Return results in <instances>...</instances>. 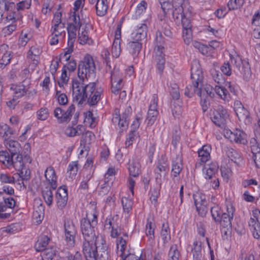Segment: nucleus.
Wrapping results in <instances>:
<instances>
[{
    "label": "nucleus",
    "instance_id": "obj_1",
    "mask_svg": "<svg viewBox=\"0 0 260 260\" xmlns=\"http://www.w3.org/2000/svg\"><path fill=\"white\" fill-rule=\"evenodd\" d=\"M95 67L92 57L87 54L78 66V78L73 80L72 91L74 99L79 104L86 99L89 105L97 104L103 95V88L95 82L85 84L95 78Z\"/></svg>",
    "mask_w": 260,
    "mask_h": 260
},
{
    "label": "nucleus",
    "instance_id": "obj_2",
    "mask_svg": "<svg viewBox=\"0 0 260 260\" xmlns=\"http://www.w3.org/2000/svg\"><path fill=\"white\" fill-rule=\"evenodd\" d=\"M102 250L101 258L107 257V246L106 241L101 235L95 238L85 239L83 244V252L86 260H96L97 249Z\"/></svg>",
    "mask_w": 260,
    "mask_h": 260
},
{
    "label": "nucleus",
    "instance_id": "obj_3",
    "mask_svg": "<svg viewBox=\"0 0 260 260\" xmlns=\"http://www.w3.org/2000/svg\"><path fill=\"white\" fill-rule=\"evenodd\" d=\"M86 217L81 220V230L84 239L95 238L97 236L94 231V228L98 223V212L96 210V205L90 203L88 206Z\"/></svg>",
    "mask_w": 260,
    "mask_h": 260
},
{
    "label": "nucleus",
    "instance_id": "obj_4",
    "mask_svg": "<svg viewBox=\"0 0 260 260\" xmlns=\"http://www.w3.org/2000/svg\"><path fill=\"white\" fill-rule=\"evenodd\" d=\"M49 44L56 45L66 36L65 23L62 21V14L60 12L54 13L50 29Z\"/></svg>",
    "mask_w": 260,
    "mask_h": 260
},
{
    "label": "nucleus",
    "instance_id": "obj_5",
    "mask_svg": "<svg viewBox=\"0 0 260 260\" xmlns=\"http://www.w3.org/2000/svg\"><path fill=\"white\" fill-rule=\"evenodd\" d=\"M101 56L106 62V72L109 71L111 73V92L117 95L123 86L122 74L118 68L115 67L112 71L111 70V67L108 64L110 52L107 49L104 48L103 49L101 52Z\"/></svg>",
    "mask_w": 260,
    "mask_h": 260
},
{
    "label": "nucleus",
    "instance_id": "obj_6",
    "mask_svg": "<svg viewBox=\"0 0 260 260\" xmlns=\"http://www.w3.org/2000/svg\"><path fill=\"white\" fill-rule=\"evenodd\" d=\"M230 61L243 75V78L247 79L251 75L250 68L247 62H243L240 55L236 51H232L230 53Z\"/></svg>",
    "mask_w": 260,
    "mask_h": 260
},
{
    "label": "nucleus",
    "instance_id": "obj_7",
    "mask_svg": "<svg viewBox=\"0 0 260 260\" xmlns=\"http://www.w3.org/2000/svg\"><path fill=\"white\" fill-rule=\"evenodd\" d=\"M173 7L172 13L173 18L176 24L184 25L185 20H190L188 18L191 13L190 6L188 3H185L184 5Z\"/></svg>",
    "mask_w": 260,
    "mask_h": 260
},
{
    "label": "nucleus",
    "instance_id": "obj_8",
    "mask_svg": "<svg viewBox=\"0 0 260 260\" xmlns=\"http://www.w3.org/2000/svg\"><path fill=\"white\" fill-rule=\"evenodd\" d=\"M210 116L215 125L221 127L224 125L229 114L222 106L218 105L210 110Z\"/></svg>",
    "mask_w": 260,
    "mask_h": 260
},
{
    "label": "nucleus",
    "instance_id": "obj_9",
    "mask_svg": "<svg viewBox=\"0 0 260 260\" xmlns=\"http://www.w3.org/2000/svg\"><path fill=\"white\" fill-rule=\"evenodd\" d=\"M15 5L13 2H5V9L6 10L5 17L3 18V21L5 24L17 23L21 16L18 13L14 11Z\"/></svg>",
    "mask_w": 260,
    "mask_h": 260
},
{
    "label": "nucleus",
    "instance_id": "obj_10",
    "mask_svg": "<svg viewBox=\"0 0 260 260\" xmlns=\"http://www.w3.org/2000/svg\"><path fill=\"white\" fill-rule=\"evenodd\" d=\"M224 136L231 142L245 144L247 142L246 134L243 131L239 129H235L233 131L230 129H225Z\"/></svg>",
    "mask_w": 260,
    "mask_h": 260
},
{
    "label": "nucleus",
    "instance_id": "obj_11",
    "mask_svg": "<svg viewBox=\"0 0 260 260\" xmlns=\"http://www.w3.org/2000/svg\"><path fill=\"white\" fill-rule=\"evenodd\" d=\"M203 78V72L199 60H193L191 66V79L192 83L195 84V86H192L194 89L202 85Z\"/></svg>",
    "mask_w": 260,
    "mask_h": 260
},
{
    "label": "nucleus",
    "instance_id": "obj_12",
    "mask_svg": "<svg viewBox=\"0 0 260 260\" xmlns=\"http://www.w3.org/2000/svg\"><path fill=\"white\" fill-rule=\"evenodd\" d=\"M75 112V106L71 104L66 111L60 107L56 108L53 111V115L59 122H67L70 121Z\"/></svg>",
    "mask_w": 260,
    "mask_h": 260
},
{
    "label": "nucleus",
    "instance_id": "obj_13",
    "mask_svg": "<svg viewBox=\"0 0 260 260\" xmlns=\"http://www.w3.org/2000/svg\"><path fill=\"white\" fill-rule=\"evenodd\" d=\"M235 209L233 203L230 200H226L225 204L222 209V224L224 226H230L231 220L233 218V215Z\"/></svg>",
    "mask_w": 260,
    "mask_h": 260
},
{
    "label": "nucleus",
    "instance_id": "obj_14",
    "mask_svg": "<svg viewBox=\"0 0 260 260\" xmlns=\"http://www.w3.org/2000/svg\"><path fill=\"white\" fill-rule=\"evenodd\" d=\"M248 225L254 238L260 239V211L255 209L248 221Z\"/></svg>",
    "mask_w": 260,
    "mask_h": 260
},
{
    "label": "nucleus",
    "instance_id": "obj_15",
    "mask_svg": "<svg viewBox=\"0 0 260 260\" xmlns=\"http://www.w3.org/2000/svg\"><path fill=\"white\" fill-rule=\"evenodd\" d=\"M157 102L158 98L157 95L155 94H153L150 103L146 118L148 125H152L156 119V117L158 114Z\"/></svg>",
    "mask_w": 260,
    "mask_h": 260
},
{
    "label": "nucleus",
    "instance_id": "obj_16",
    "mask_svg": "<svg viewBox=\"0 0 260 260\" xmlns=\"http://www.w3.org/2000/svg\"><path fill=\"white\" fill-rule=\"evenodd\" d=\"M193 200L198 213L202 216L206 215L207 212V201L206 196L200 192L193 194Z\"/></svg>",
    "mask_w": 260,
    "mask_h": 260
},
{
    "label": "nucleus",
    "instance_id": "obj_17",
    "mask_svg": "<svg viewBox=\"0 0 260 260\" xmlns=\"http://www.w3.org/2000/svg\"><path fill=\"white\" fill-rule=\"evenodd\" d=\"M148 27L145 23H139L133 29L129 39L142 42L147 37Z\"/></svg>",
    "mask_w": 260,
    "mask_h": 260
},
{
    "label": "nucleus",
    "instance_id": "obj_18",
    "mask_svg": "<svg viewBox=\"0 0 260 260\" xmlns=\"http://www.w3.org/2000/svg\"><path fill=\"white\" fill-rule=\"evenodd\" d=\"M65 237L67 242L71 246L74 244L75 237L76 234V229L73 221L66 219L64 224Z\"/></svg>",
    "mask_w": 260,
    "mask_h": 260
},
{
    "label": "nucleus",
    "instance_id": "obj_19",
    "mask_svg": "<svg viewBox=\"0 0 260 260\" xmlns=\"http://www.w3.org/2000/svg\"><path fill=\"white\" fill-rule=\"evenodd\" d=\"M73 25V24H67V31L68 36V48H67V51L65 52V55L69 54L73 52L74 50V44L75 40L77 38V31L81 28Z\"/></svg>",
    "mask_w": 260,
    "mask_h": 260
},
{
    "label": "nucleus",
    "instance_id": "obj_20",
    "mask_svg": "<svg viewBox=\"0 0 260 260\" xmlns=\"http://www.w3.org/2000/svg\"><path fill=\"white\" fill-rule=\"evenodd\" d=\"M169 164L165 158L159 160L154 170L155 179L157 183L160 184L162 182L163 177L165 176L169 169Z\"/></svg>",
    "mask_w": 260,
    "mask_h": 260
},
{
    "label": "nucleus",
    "instance_id": "obj_21",
    "mask_svg": "<svg viewBox=\"0 0 260 260\" xmlns=\"http://www.w3.org/2000/svg\"><path fill=\"white\" fill-rule=\"evenodd\" d=\"M155 56L154 59L156 62L157 69L160 74H162L165 68V58L164 53V47L157 46L154 49Z\"/></svg>",
    "mask_w": 260,
    "mask_h": 260
},
{
    "label": "nucleus",
    "instance_id": "obj_22",
    "mask_svg": "<svg viewBox=\"0 0 260 260\" xmlns=\"http://www.w3.org/2000/svg\"><path fill=\"white\" fill-rule=\"evenodd\" d=\"M45 181L43 183H46L48 186H51L53 189H56L57 187V177L54 168L50 166L46 168L45 171Z\"/></svg>",
    "mask_w": 260,
    "mask_h": 260
},
{
    "label": "nucleus",
    "instance_id": "obj_23",
    "mask_svg": "<svg viewBox=\"0 0 260 260\" xmlns=\"http://www.w3.org/2000/svg\"><path fill=\"white\" fill-rule=\"evenodd\" d=\"M77 41L81 45H93V40L89 36V30L86 25H83L78 30Z\"/></svg>",
    "mask_w": 260,
    "mask_h": 260
},
{
    "label": "nucleus",
    "instance_id": "obj_24",
    "mask_svg": "<svg viewBox=\"0 0 260 260\" xmlns=\"http://www.w3.org/2000/svg\"><path fill=\"white\" fill-rule=\"evenodd\" d=\"M55 198L58 207L62 209L66 205L68 199V191L65 186L58 188Z\"/></svg>",
    "mask_w": 260,
    "mask_h": 260
},
{
    "label": "nucleus",
    "instance_id": "obj_25",
    "mask_svg": "<svg viewBox=\"0 0 260 260\" xmlns=\"http://www.w3.org/2000/svg\"><path fill=\"white\" fill-rule=\"evenodd\" d=\"M235 112L240 121L246 122L249 120V112L243 107L239 101H236L234 104Z\"/></svg>",
    "mask_w": 260,
    "mask_h": 260
},
{
    "label": "nucleus",
    "instance_id": "obj_26",
    "mask_svg": "<svg viewBox=\"0 0 260 260\" xmlns=\"http://www.w3.org/2000/svg\"><path fill=\"white\" fill-rule=\"evenodd\" d=\"M218 165L216 162H212L205 166L203 174L206 180H211L216 177L218 172Z\"/></svg>",
    "mask_w": 260,
    "mask_h": 260
},
{
    "label": "nucleus",
    "instance_id": "obj_27",
    "mask_svg": "<svg viewBox=\"0 0 260 260\" xmlns=\"http://www.w3.org/2000/svg\"><path fill=\"white\" fill-rule=\"evenodd\" d=\"M41 53V48L36 45L32 46L28 51L27 57L32 61L31 66L34 69L37 66L39 62L40 56Z\"/></svg>",
    "mask_w": 260,
    "mask_h": 260
},
{
    "label": "nucleus",
    "instance_id": "obj_28",
    "mask_svg": "<svg viewBox=\"0 0 260 260\" xmlns=\"http://www.w3.org/2000/svg\"><path fill=\"white\" fill-rule=\"evenodd\" d=\"M91 4H95L96 12L98 16H104L107 12L108 4L107 0H88Z\"/></svg>",
    "mask_w": 260,
    "mask_h": 260
},
{
    "label": "nucleus",
    "instance_id": "obj_29",
    "mask_svg": "<svg viewBox=\"0 0 260 260\" xmlns=\"http://www.w3.org/2000/svg\"><path fill=\"white\" fill-rule=\"evenodd\" d=\"M127 169L129 175L133 177H137L141 173V165L136 157H133L129 159L127 163Z\"/></svg>",
    "mask_w": 260,
    "mask_h": 260
},
{
    "label": "nucleus",
    "instance_id": "obj_30",
    "mask_svg": "<svg viewBox=\"0 0 260 260\" xmlns=\"http://www.w3.org/2000/svg\"><path fill=\"white\" fill-rule=\"evenodd\" d=\"M117 254L121 258L131 253L129 252L126 240L122 237L118 238L116 240Z\"/></svg>",
    "mask_w": 260,
    "mask_h": 260
},
{
    "label": "nucleus",
    "instance_id": "obj_31",
    "mask_svg": "<svg viewBox=\"0 0 260 260\" xmlns=\"http://www.w3.org/2000/svg\"><path fill=\"white\" fill-rule=\"evenodd\" d=\"M53 190L51 188V186H48L46 183H43L41 186L42 197L48 206H50L52 204L53 199Z\"/></svg>",
    "mask_w": 260,
    "mask_h": 260
},
{
    "label": "nucleus",
    "instance_id": "obj_32",
    "mask_svg": "<svg viewBox=\"0 0 260 260\" xmlns=\"http://www.w3.org/2000/svg\"><path fill=\"white\" fill-rule=\"evenodd\" d=\"M27 90V87L24 86L23 84H11L10 86V90L12 91L13 96L17 98V99L24 96L26 94Z\"/></svg>",
    "mask_w": 260,
    "mask_h": 260
},
{
    "label": "nucleus",
    "instance_id": "obj_33",
    "mask_svg": "<svg viewBox=\"0 0 260 260\" xmlns=\"http://www.w3.org/2000/svg\"><path fill=\"white\" fill-rule=\"evenodd\" d=\"M182 27L183 28L182 37L184 42L186 44L188 45L192 41L191 24L190 20H185Z\"/></svg>",
    "mask_w": 260,
    "mask_h": 260
},
{
    "label": "nucleus",
    "instance_id": "obj_34",
    "mask_svg": "<svg viewBox=\"0 0 260 260\" xmlns=\"http://www.w3.org/2000/svg\"><path fill=\"white\" fill-rule=\"evenodd\" d=\"M0 162L6 166L9 167L12 165L15 168L18 167V162H14L12 155H10L7 151H0Z\"/></svg>",
    "mask_w": 260,
    "mask_h": 260
},
{
    "label": "nucleus",
    "instance_id": "obj_35",
    "mask_svg": "<svg viewBox=\"0 0 260 260\" xmlns=\"http://www.w3.org/2000/svg\"><path fill=\"white\" fill-rule=\"evenodd\" d=\"M211 148L209 145H204L198 151V160L201 162L205 163L210 158V152Z\"/></svg>",
    "mask_w": 260,
    "mask_h": 260
},
{
    "label": "nucleus",
    "instance_id": "obj_36",
    "mask_svg": "<svg viewBox=\"0 0 260 260\" xmlns=\"http://www.w3.org/2000/svg\"><path fill=\"white\" fill-rule=\"evenodd\" d=\"M183 168L182 159L181 156L177 155L172 161V175L174 177H178Z\"/></svg>",
    "mask_w": 260,
    "mask_h": 260
},
{
    "label": "nucleus",
    "instance_id": "obj_37",
    "mask_svg": "<svg viewBox=\"0 0 260 260\" xmlns=\"http://www.w3.org/2000/svg\"><path fill=\"white\" fill-rule=\"evenodd\" d=\"M4 143L12 155L20 152L21 149V145L17 141L9 139L4 142Z\"/></svg>",
    "mask_w": 260,
    "mask_h": 260
},
{
    "label": "nucleus",
    "instance_id": "obj_38",
    "mask_svg": "<svg viewBox=\"0 0 260 260\" xmlns=\"http://www.w3.org/2000/svg\"><path fill=\"white\" fill-rule=\"evenodd\" d=\"M226 154L232 161L238 165H241L243 163V159L241 155L236 150L232 148H227Z\"/></svg>",
    "mask_w": 260,
    "mask_h": 260
},
{
    "label": "nucleus",
    "instance_id": "obj_39",
    "mask_svg": "<svg viewBox=\"0 0 260 260\" xmlns=\"http://www.w3.org/2000/svg\"><path fill=\"white\" fill-rule=\"evenodd\" d=\"M155 228V225L153 222V219L151 217H148L146 224V235L150 242H153L154 238Z\"/></svg>",
    "mask_w": 260,
    "mask_h": 260
},
{
    "label": "nucleus",
    "instance_id": "obj_40",
    "mask_svg": "<svg viewBox=\"0 0 260 260\" xmlns=\"http://www.w3.org/2000/svg\"><path fill=\"white\" fill-rule=\"evenodd\" d=\"M142 42L131 40L129 39V42L127 43L128 49L131 53L134 56H136L139 53L142 48Z\"/></svg>",
    "mask_w": 260,
    "mask_h": 260
},
{
    "label": "nucleus",
    "instance_id": "obj_41",
    "mask_svg": "<svg viewBox=\"0 0 260 260\" xmlns=\"http://www.w3.org/2000/svg\"><path fill=\"white\" fill-rule=\"evenodd\" d=\"M13 134L11 127L6 123H0V136L4 140V142L9 140V138Z\"/></svg>",
    "mask_w": 260,
    "mask_h": 260
},
{
    "label": "nucleus",
    "instance_id": "obj_42",
    "mask_svg": "<svg viewBox=\"0 0 260 260\" xmlns=\"http://www.w3.org/2000/svg\"><path fill=\"white\" fill-rule=\"evenodd\" d=\"M82 138L80 141L81 145H84V148H87L89 145L95 139L94 134L90 131H87L86 133L82 134Z\"/></svg>",
    "mask_w": 260,
    "mask_h": 260
},
{
    "label": "nucleus",
    "instance_id": "obj_43",
    "mask_svg": "<svg viewBox=\"0 0 260 260\" xmlns=\"http://www.w3.org/2000/svg\"><path fill=\"white\" fill-rule=\"evenodd\" d=\"M84 131V126L82 125H78L76 127H68L65 130V134L69 137H74L76 135H81Z\"/></svg>",
    "mask_w": 260,
    "mask_h": 260
},
{
    "label": "nucleus",
    "instance_id": "obj_44",
    "mask_svg": "<svg viewBox=\"0 0 260 260\" xmlns=\"http://www.w3.org/2000/svg\"><path fill=\"white\" fill-rule=\"evenodd\" d=\"M160 238L164 243H168L171 239L170 229L168 223L162 224L160 231Z\"/></svg>",
    "mask_w": 260,
    "mask_h": 260
},
{
    "label": "nucleus",
    "instance_id": "obj_45",
    "mask_svg": "<svg viewBox=\"0 0 260 260\" xmlns=\"http://www.w3.org/2000/svg\"><path fill=\"white\" fill-rule=\"evenodd\" d=\"M50 241L49 238L47 236H42L36 242L35 247L38 251H40L46 249V246L48 245Z\"/></svg>",
    "mask_w": 260,
    "mask_h": 260
},
{
    "label": "nucleus",
    "instance_id": "obj_46",
    "mask_svg": "<svg viewBox=\"0 0 260 260\" xmlns=\"http://www.w3.org/2000/svg\"><path fill=\"white\" fill-rule=\"evenodd\" d=\"M193 246V247L192 250L193 260H202L201 242L194 241Z\"/></svg>",
    "mask_w": 260,
    "mask_h": 260
},
{
    "label": "nucleus",
    "instance_id": "obj_47",
    "mask_svg": "<svg viewBox=\"0 0 260 260\" xmlns=\"http://www.w3.org/2000/svg\"><path fill=\"white\" fill-rule=\"evenodd\" d=\"M214 91L223 100L229 101L230 100V94L224 87L216 86L214 88Z\"/></svg>",
    "mask_w": 260,
    "mask_h": 260
},
{
    "label": "nucleus",
    "instance_id": "obj_48",
    "mask_svg": "<svg viewBox=\"0 0 260 260\" xmlns=\"http://www.w3.org/2000/svg\"><path fill=\"white\" fill-rule=\"evenodd\" d=\"M192 86H195V84L192 83V85H189L186 87L184 94L186 96L190 98L193 94H196L198 96L201 97V88L197 86L196 89H194Z\"/></svg>",
    "mask_w": 260,
    "mask_h": 260
},
{
    "label": "nucleus",
    "instance_id": "obj_49",
    "mask_svg": "<svg viewBox=\"0 0 260 260\" xmlns=\"http://www.w3.org/2000/svg\"><path fill=\"white\" fill-rule=\"evenodd\" d=\"M18 159H20L19 162H18V167L19 169H21V172L20 173V176L22 178L23 180H28L30 176L31 172L29 169L22 167V164L21 162V157H19L17 156Z\"/></svg>",
    "mask_w": 260,
    "mask_h": 260
},
{
    "label": "nucleus",
    "instance_id": "obj_50",
    "mask_svg": "<svg viewBox=\"0 0 260 260\" xmlns=\"http://www.w3.org/2000/svg\"><path fill=\"white\" fill-rule=\"evenodd\" d=\"M78 162L72 161L68 166V173L69 174V178L71 180L75 178L78 172Z\"/></svg>",
    "mask_w": 260,
    "mask_h": 260
},
{
    "label": "nucleus",
    "instance_id": "obj_51",
    "mask_svg": "<svg viewBox=\"0 0 260 260\" xmlns=\"http://www.w3.org/2000/svg\"><path fill=\"white\" fill-rule=\"evenodd\" d=\"M54 98L60 105H66L68 103V99L66 94L60 90L56 89Z\"/></svg>",
    "mask_w": 260,
    "mask_h": 260
},
{
    "label": "nucleus",
    "instance_id": "obj_52",
    "mask_svg": "<svg viewBox=\"0 0 260 260\" xmlns=\"http://www.w3.org/2000/svg\"><path fill=\"white\" fill-rule=\"evenodd\" d=\"M70 24L79 27H82L83 26L81 24L79 16L75 12L72 13L70 15L67 24Z\"/></svg>",
    "mask_w": 260,
    "mask_h": 260
},
{
    "label": "nucleus",
    "instance_id": "obj_53",
    "mask_svg": "<svg viewBox=\"0 0 260 260\" xmlns=\"http://www.w3.org/2000/svg\"><path fill=\"white\" fill-rule=\"evenodd\" d=\"M180 255L177 246L176 245H172L168 254V260H179Z\"/></svg>",
    "mask_w": 260,
    "mask_h": 260
},
{
    "label": "nucleus",
    "instance_id": "obj_54",
    "mask_svg": "<svg viewBox=\"0 0 260 260\" xmlns=\"http://www.w3.org/2000/svg\"><path fill=\"white\" fill-rule=\"evenodd\" d=\"M118 168L113 166H110L108 169L106 173L105 174V181L110 180V182L112 183V181L114 176L118 172Z\"/></svg>",
    "mask_w": 260,
    "mask_h": 260
},
{
    "label": "nucleus",
    "instance_id": "obj_55",
    "mask_svg": "<svg viewBox=\"0 0 260 260\" xmlns=\"http://www.w3.org/2000/svg\"><path fill=\"white\" fill-rule=\"evenodd\" d=\"M147 7V4L145 1H142L137 6L135 14L134 16L135 19L139 17L141 14L145 12Z\"/></svg>",
    "mask_w": 260,
    "mask_h": 260
},
{
    "label": "nucleus",
    "instance_id": "obj_56",
    "mask_svg": "<svg viewBox=\"0 0 260 260\" xmlns=\"http://www.w3.org/2000/svg\"><path fill=\"white\" fill-rule=\"evenodd\" d=\"M117 216L115 217H110L106 219L105 228L107 229L110 230L113 228H118V224L117 222Z\"/></svg>",
    "mask_w": 260,
    "mask_h": 260
},
{
    "label": "nucleus",
    "instance_id": "obj_57",
    "mask_svg": "<svg viewBox=\"0 0 260 260\" xmlns=\"http://www.w3.org/2000/svg\"><path fill=\"white\" fill-rule=\"evenodd\" d=\"M244 3V0H230L228 3L229 10H234L241 7Z\"/></svg>",
    "mask_w": 260,
    "mask_h": 260
},
{
    "label": "nucleus",
    "instance_id": "obj_58",
    "mask_svg": "<svg viewBox=\"0 0 260 260\" xmlns=\"http://www.w3.org/2000/svg\"><path fill=\"white\" fill-rule=\"evenodd\" d=\"M121 203L123 211L128 213L132 209L133 201L130 199L123 197L121 199Z\"/></svg>",
    "mask_w": 260,
    "mask_h": 260
},
{
    "label": "nucleus",
    "instance_id": "obj_59",
    "mask_svg": "<svg viewBox=\"0 0 260 260\" xmlns=\"http://www.w3.org/2000/svg\"><path fill=\"white\" fill-rule=\"evenodd\" d=\"M17 27V23H10L2 29V34L5 36H10L16 30Z\"/></svg>",
    "mask_w": 260,
    "mask_h": 260
},
{
    "label": "nucleus",
    "instance_id": "obj_60",
    "mask_svg": "<svg viewBox=\"0 0 260 260\" xmlns=\"http://www.w3.org/2000/svg\"><path fill=\"white\" fill-rule=\"evenodd\" d=\"M49 116V111L47 108L42 107L37 112V119L40 120H45Z\"/></svg>",
    "mask_w": 260,
    "mask_h": 260
},
{
    "label": "nucleus",
    "instance_id": "obj_61",
    "mask_svg": "<svg viewBox=\"0 0 260 260\" xmlns=\"http://www.w3.org/2000/svg\"><path fill=\"white\" fill-rule=\"evenodd\" d=\"M138 134L135 130H132L126 137L125 141L126 147H129L133 144L138 137Z\"/></svg>",
    "mask_w": 260,
    "mask_h": 260
},
{
    "label": "nucleus",
    "instance_id": "obj_62",
    "mask_svg": "<svg viewBox=\"0 0 260 260\" xmlns=\"http://www.w3.org/2000/svg\"><path fill=\"white\" fill-rule=\"evenodd\" d=\"M15 181L14 177L9 174L6 173L0 174V181L2 183L14 184Z\"/></svg>",
    "mask_w": 260,
    "mask_h": 260
},
{
    "label": "nucleus",
    "instance_id": "obj_63",
    "mask_svg": "<svg viewBox=\"0 0 260 260\" xmlns=\"http://www.w3.org/2000/svg\"><path fill=\"white\" fill-rule=\"evenodd\" d=\"M250 144L252 153L260 152V141L257 139V137L252 138Z\"/></svg>",
    "mask_w": 260,
    "mask_h": 260
},
{
    "label": "nucleus",
    "instance_id": "obj_64",
    "mask_svg": "<svg viewBox=\"0 0 260 260\" xmlns=\"http://www.w3.org/2000/svg\"><path fill=\"white\" fill-rule=\"evenodd\" d=\"M55 254V250L53 248L45 249L42 255V260H52Z\"/></svg>",
    "mask_w": 260,
    "mask_h": 260
}]
</instances>
